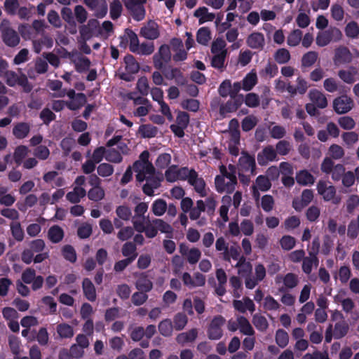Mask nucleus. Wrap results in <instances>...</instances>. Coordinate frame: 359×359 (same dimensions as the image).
Masks as SVG:
<instances>
[{"label": "nucleus", "mask_w": 359, "mask_h": 359, "mask_svg": "<svg viewBox=\"0 0 359 359\" xmlns=\"http://www.w3.org/2000/svg\"><path fill=\"white\" fill-rule=\"evenodd\" d=\"M283 283L284 286L287 289H292L297 286L299 280L297 274L293 273H287L285 276H277L276 277V283Z\"/></svg>", "instance_id": "nucleus-22"}, {"label": "nucleus", "mask_w": 359, "mask_h": 359, "mask_svg": "<svg viewBox=\"0 0 359 359\" xmlns=\"http://www.w3.org/2000/svg\"><path fill=\"white\" fill-rule=\"evenodd\" d=\"M29 149L27 147L20 145L16 147L14 151L13 158L18 165L23 163V160L28 155Z\"/></svg>", "instance_id": "nucleus-45"}, {"label": "nucleus", "mask_w": 359, "mask_h": 359, "mask_svg": "<svg viewBox=\"0 0 359 359\" xmlns=\"http://www.w3.org/2000/svg\"><path fill=\"white\" fill-rule=\"evenodd\" d=\"M171 51V48L168 45L164 44L160 46L158 52L153 57L156 68L161 69L170 61Z\"/></svg>", "instance_id": "nucleus-9"}, {"label": "nucleus", "mask_w": 359, "mask_h": 359, "mask_svg": "<svg viewBox=\"0 0 359 359\" xmlns=\"http://www.w3.org/2000/svg\"><path fill=\"white\" fill-rule=\"evenodd\" d=\"M188 182L194 187V190L201 197L208 196L209 189L206 188L205 182L203 178L199 177L197 172L191 169V172L187 179Z\"/></svg>", "instance_id": "nucleus-11"}, {"label": "nucleus", "mask_w": 359, "mask_h": 359, "mask_svg": "<svg viewBox=\"0 0 359 359\" xmlns=\"http://www.w3.org/2000/svg\"><path fill=\"white\" fill-rule=\"evenodd\" d=\"M6 83L11 87L16 85L22 86L25 92H29L32 86L29 84L27 76L23 74H17L13 71H6L3 75Z\"/></svg>", "instance_id": "nucleus-4"}, {"label": "nucleus", "mask_w": 359, "mask_h": 359, "mask_svg": "<svg viewBox=\"0 0 359 359\" xmlns=\"http://www.w3.org/2000/svg\"><path fill=\"white\" fill-rule=\"evenodd\" d=\"M86 190L83 187H75L73 191L67 194L66 197L69 202L76 203L86 196Z\"/></svg>", "instance_id": "nucleus-39"}, {"label": "nucleus", "mask_w": 359, "mask_h": 359, "mask_svg": "<svg viewBox=\"0 0 359 359\" xmlns=\"http://www.w3.org/2000/svg\"><path fill=\"white\" fill-rule=\"evenodd\" d=\"M348 330V326L344 321L337 323L334 326L333 335L336 339H341L346 334Z\"/></svg>", "instance_id": "nucleus-58"}, {"label": "nucleus", "mask_w": 359, "mask_h": 359, "mask_svg": "<svg viewBox=\"0 0 359 359\" xmlns=\"http://www.w3.org/2000/svg\"><path fill=\"white\" fill-rule=\"evenodd\" d=\"M222 205L219 208V215L223 222L226 223L229 220L228 212L231 202V198L229 196H224L222 197Z\"/></svg>", "instance_id": "nucleus-44"}, {"label": "nucleus", "mask_w": 359, "mask_h": 359, "mask_svg": "<svg viewBox=\"0 0 359 359\" xmlns=\"http://www.w3.org/2000/svg\"><path fill=\"white\" fill-rule=\"evenodd\" d=\"M309 87V85L308 82L304 78L299 76L297 79L296 86L288 84L287 86V90L291 95H295L297 93L302 95L306 92Z\"/></svg>", "instance_id": "nucleus-25"}, {"label": "nucleus", "mask_w": 359, "mask_h": 359, "mask_svg": "<svg viewBox=\"0 0 359 359\" xmlns=\"http://www.w3.org/2000/svg\"><path fill=\"white\" fill-rule=\"evenodd\" d=\"M344 32L346 37L352 39H358L359 38V25L355 21L348 22L345 27Z\"/></svg>", "instance_id": "nucleus-38"}, {"label": "nucleus", "mask_w": 359, "mask_h": 359, "mask_svg": "<svg viewBox=\"0 0 359 359\" xmlns=\"http://www.w3.org/2000/svg\"><path fill=\"white\" fill-rule=\"evenodd\" d=\"M126 69L128 72L135 74L139 70V65L132 55H127L124 58Z\"/></svg>", "instance_id": "nucleus-62"}, {"label": "nucleus", "mask_w": 359, "mask_h": 359, "mask_svg": "<svg viewBox=\"0 0 359 359\" xmlns=\"http://www.w3.org/2000/svg\"><path fill=\"white\" fill-rule=\"evenodd\" d=\"M318 54L316 51L305 53L302 58V64L304 67L312 66L317 60Z\"/></svg>", "instance_id": "nucleus-64"}, {"label": "nucleus", "mask_w": 359, "mask_h": 359, "mask_svg": "<svg viewBox=\"0 0 359 359\" xmlns=\"http://www.w3.org/2000/svg\"><path fill=\"white\" fill-rule=\"evenodd\" d=\"M220 175H217L215 179V189L219 193L233 192L237 184L236 176L226 175V166H219Z\"/></svg>", "instance_id": "nucleus-2"}, {"label": "nucleus", "mask_w": 359, "mask_h": 359, "mask_svg": "<svg viewBox=\"0 0 359 359\" xmlns=\"http://www.w3.org/2000/svg\"><path fill=\"white\" fill-rule=\"evenodd\" d=\"M82 287L85 297L89 301L94 302L96 299V290L92 281L88 278H84Z\"/></svg>", "instance_id": "nucleus-32"}, {"label": "nucleus", "mask_w": 359, "mask_h": 359, "mask_svg": "<svg viewBox=\"0 0 359 359\" xmlns=\"http://www.w3.org/2000/svg\"><path fill=\"white\" fill-rule=\"evenodd\" d=\"M0 30L2 33V37L4 43L8 46H15L20 42V37L17 32L9 27V22L7 20H3L0 25Z\"/></svg>", "instance_id": "nucleus-7"}, {"label": "nucleus", "mask_w": 359, "mask_h": 359, "mask_svg": "<svg viewBox=\"0 0 359 359\" xmlns=\"http://www.w3.org/2000/svg\"><path fill=\"white\" fill-rule=\"evenodd\" d=\"M69 57L74 64L75 69L79 72H83L88 70L90 65V61L88 58L79 53H72L69 54Z\"/></svg>", "instance_id": "nucleus-19"}, {"label": "nucleus", "mask_w": 359, "mask_h": 359, "mask_svg": "<svg viewBox=\"0 0 359 359\" xmlns=\"http://www.w3.org/2000/svg\"><path fill=\"white\" fill-rule=\"evenodd\" d=\"M225 322L224 318L222 316H217L212 320L208 329V336L210 339L217 340L222 337L223 334L222 327Z\"/></svg>", "instance_id": "nucleus-10"}, {"label": "nucleus", "mask_w": 359, "mask_h": 359, "mask_svg": "<svg viewBox=\"0 0 359 359\" xmlns=\"http://www.w3.org/2000/svg\"><path fill=\"white\" fill-rule=\"evenodd\" d=\"M83 2L95 17L102 18L107 15L108 6L105 0H83Z\"/></svg>", "instance_id": "nucleus-12"}, {"label": "nucleus", "mask_w": 359, "mask_h": 359, "mask_svg": "<svg viewBox=\"0 0 359 359\" xmlns=\"http://www.w3.org/2000/svg\"><path fill=\"white\" fill-rule=\"evenodd\" d=\"M238 330L245 335L253 336L255 333L250 321L243 316H238Z\"/></svg>", "instance_id": "nucleus-37"}, {"label": "nucleus", "mask_w": 359, "mask_h": 359, "mask_svg": "<svg viewBox=\"0 0 359 359\" xmlns=\"http://www.w3.org/2000/svg\"><path fill=\"white\" fill-rule=\"evenodd\" d=\"M191 172V169L188 168H179L176 165H172L165 171V177L170 182L177 180H187Z\"/></svg>", "instance_id": "nucleus-8"}, {"label": "nucleus", "mask_w": 359, "mask_h": 359, "mask_svg": "<svg viewBox=\"0 0 359 359\" xmlns=\"http://www.w3.org/2000/svg\"><path fill=\"white\" fill-rule=\"evenodd\" d=\"M302 261V270L306 274H310L313 267H317L318 265V259L314 253H310L309 256L304 257Z\"/></svg>", "instance_id": "nucleus-30"}, {"label": "nucleus", "mask_w": 359, "mask_h": 359, "mask_svg": "<svg viewBox=\"0 0 359 359\" xmlns=\"http://www.w3.org/2000/svg\"><path fill=\"white\" fill-rule=\"evenodd\" d=\"M313 199V192L310 189H305L302 191L301 196V202L297 200L293 201V207L297 210H300L304 207L308 205Z\"/></svg>", "instance_id": "nucleus-27"}, {"label": "nucleus", "mask_w": 359, "mask_h": 359, "mask_svg": "<svg viewBox=\"0 0 359 359\" xmlns=\"http://www.w3.org/2000/svg\"><path fill=\"white\" fill-rule=\"evenodd\" d=\"M295 179L297 182L302 186L312 185L315 182V177L306 170L297 172Z\"/></svg>", "instance_id": "nucleus-31"}, {"label": "nucleus", "mask_w": 359, "mask_h": 359, "mask_svg": "<svg viewBox=\"0 0 359 359\" xmlns=\"http://www.w3.org/2000/svg\"><path fill=\"white\" fill-rule=\"evenodd\" d=\"M138 133L142 137L151 138L157 135L158 129L151 124H144L139 127Z\"/></svg>", "instance_id": "nucleus-41"}, {"label": "nucleus", "mask_w": 359, "mask_h": 359, "mask_svg": "<svg viewBox=\"0 0 359 359\" xmlns=\"http://www.w3.org/2000/svg\"><path fill=\"white\" fill-rule=\"evenodd\" d=\"M167 209V203L163 199L156 200L152 204V212L156 216L163 215Z\"/></svg>", "instance_id": "nucleus-54"}, {"label": "nucleus", "mask_w": 359, "mask_h": 359, "mask_svg": "<svg viewBox=\"0 0 359 359\" xmlns=\"http://www.w3.org/2000/svg\"><path fill=\"white\" fill-rule=\"evenodd\" d=\"M275 339L278 346L285 348L289 343V335L284 330L278 329L276 332Z\"/></svg>", "instance_id": "nucleus-47"}, {"label": "nucleus", "mask_w": 359, "mask_h": 359, "mask_svg": "<svg viewBox=\"0 0 359 359\" xmlns=\"http://www.w3.org/2000/svg\"><path fill=\"white\" fill-rule=\"evenodd\" d=\"M211 51L213 55L216 54H227V50L226 48V42L222 39H215L211 47Z\"/></svg>", "instance_id": "nucleus-48"}, {"label": "nucleus", "mask_w": 359, "mask_h": 359, "mask_svg": "<svg viewBox=\"0 0 359 359\" xmlns=\"http://www.w3.org/2000/svg\"><path fill=\"white\" fill-rule=\"evenodd\" d=\"M194 17L198 19L199 24H203L207 22L212 21L215 15L212 13H210L206 7H200L194 11Z\"/></svg>", "instance_id": "nucleus-28"}, {"label": "nucleus", "mask_w": 359, "mask_h": 359, "mask_svg": "<svg viewBox=\"0 0 359 359\" xmlns=\"http://www.w3.org/2000/svg\"><path fill=\"white\" fill-rule=\"evenodd\" d=\"M188 322L187 316L182 313H177L173 318V327L176 330H181L184 328Z\"/></svg>", "instance_id": "nucleus-55"}, {"label": "nucleus", "mask_w": 359, "mask_h": 359, "mask_svg": "<svg viewBox=\"0 0 359 359\" xmlns=\"http://www.w3.org/2000/svg\"><path fill=\"white\" fill-rule=\"evenodd\" d=\"M223 258L227 261L233 259L238 262L241 259L245 257L241 255L240 250L237 247L231 246L224 253Z\"/></svg>", "instance_id": "nucleus-56"}, {"label": "nucleus", "mask_w": 359, "mask_h": 359, "mask_svg": "<svg viewBox=\"0 0 359 359\" xmlns=\"http://www.w3.org/2000/svg\"><path fill=\"white\" fill-rule=\"evenodd\" d=\"M309 96L310 100L316 104L318 107L323 109L327 105V100L325 95L318 90H311Z\"/></svg>", "instance_id": "nucleus-26"}, {"label": "nucleus", "mask_w": 359, "mask_h": 359, "mask_svg": "<svg viewBox=\"0 0 359 359\" xmlns=\"http://www.w3.org/2000/svg\"><path fill=\"white\" fill-rule=\"evenodd\" d=\"M140 34L145 39H156L160 35L159 27L155 21L149 20L141 28Z\"/></svg>", "instance_id": "nucleus-17"}, {"label": "nucleus", "mask_w": 359, "mask_h": 359, "mask_svg": "<svg viewBox=\"0 0 359 359\" xmlns=\"http://www.w3.org/2000/svg\"><path fill=\"white\" fill-rule=\"evenodd\" d=\"M318 194L320 195L325 201H330L334 204L340 202V198H335L336 189L334 186L330 184L329 182L320 180L316 185Z\"/></svg>", "instance_id": "nucleus-5"}, {"label": "nucleus", "mask_w": 359, "mask_h": 359, "mask_svg": "<svg viewBox=\"0 0 359 359\" xmlns=\"http://www.w3.org/2000/svg\"><path fill=\"white\" fill-rule=\"evenodd\" d=\"M182 280L189 288H194L203 286L205 283V277L203 274L196 272L191 276L189 273L184 272L182 274Z\"/></svg>", "instance_id": "nucleus-15"}, {"label": "nucleus", "mask_w": 359, "mask_h": 359, "mask_svg": "<svg viewBox=\"0 0 359 359\" xmlns=\"http://www.w3.org/2000/svg\"><path fill=\"white\" fill-rule=\"evenodd\" d=\"M126 39L129 41L130 50L133 53H135L139 46V39L137 35L133 31H128L125 36Z\"/></svg>", "instance_id": "nucleus-52"}, {"label": "nucleus", "mask_w": 359, "mask_h": 359, "mask_svg": "<svg viewBox=\"0 0 359 359\" xmlns=\"http://www.w3.org/2000/svg\"><path fill=\"white\" fill-rule=\"evenodd\" d=\"M86 102V95L83 93H78L73 99H72L69 102H67L66 104L69 109L72 110H76L79 109Z\"/></svg>", "instance_id": "nucleus-43"}, {"label": "nucleus", "mask_w": 359, "mask_h": 359, "mask_svg": "<svg viewBox=\"0 0 359 359\" xmlns=\"http://www.w3.org/2000/svg\"><path fill=\"white\" fill-rule=\"evenodd\" d=\"M62 83L59 80H48L47 81V86L53 91H58L55 93L53 96L62 97L65 95V92L64 90H60L62 88Z\"/></svg>", "instance_id": "nucleus-60"}, {"label": "nucleus", "mask_w": 359, "mask_h": 359, "mask_svg": "<svg viewBox=\"0 0 359 359\" xmlns=\"http://www.w3.org/2000/svg\"><path fill=\"white\" fill-rule=\"evenodd\" d=\"M271 187V184L267 177L264 175L258 176L252 187V193L255 199L258 201L260 196L259 191H266Z\"/></svg>", "instance_id": "nucleus-16"}, {"label": "nucleus", "mask_w": 359, "mask_h": 359, "mask_svg": "<svg viewBox=\"0 0 359 359\" xmlns=\"http://www.w3.org/2000/svg\"><path fill=\"white\" fill-rule=\"evenodd\" d=\"M198 336V330L196 328L191 329L188 332L180 333L177 335V341L182 345L189 342H193Z\"/></svg>", "instance_id": "nucleus-36"}, {"label": "nucleus", "mask_w": 359, "mask_h": 359, "mask_svg": "<svg viewBox=\"0 0 359 359\" xmlns=\"http://www.w3.org/2000/svg\"><path fill=\"white\" fill-rule=\"evenodd\" d=\"M64 237V231L61 227L55 225L51 226L48 231V238L54 243H57L62 241Z\"/></svg>", "instance_id": "nucleus-40"}, {"label": "nucleus", "mask_w": 359, "mask_h": 359, "mask_svg": "<svg viewBox=\"0 0 359 359\" xmlns=\"http://www.w3.org/2000/svg\"><path fill=\"white\" fill-rule=\"evenodd\" d=\"M133 224L134 229L139 233H142L147 224L149 223V220L145 217L134 216L133 218Z\"/></svg>", "instance_id": "nucleus-57"}, {"label": "nucleus", "mask_w": 359, "mask_h": 359, "mask_svg": "<svg viewBox=\"0 0 359 359\" xmlns=\"http://www.w3.org/2000/svg\"><path fill=\"white\" fill-rule=\"evenodd\" d=\"M352 58V54L348 48L341 46L335 49L333 60L336 65L349 63Z\"/></svg>", "instance_id": "nucleus-21"}, {"label": "nucleus", "mask_w": 359, "mask_h": 359, "mask_svg": "<svg viewBox=\"0 0 359 359\" xmlns=\"http://www.w3.org/2000/svg\"><path fill=\"white\" fill-rule=\"evenodd\" d=\"M252 323L258 330L262 332L266 331L269 326L266 318L259 313L253 316Z\"/></svg>", "instance_id": "nucleus-46"}, {"label": "nucleus", "mask_w": 359, "mask_h": 359, "mask_svg": "<svg viewBox=\"0 0 359 359\" xmlns=\"http://www.w3.org/2000/svg\"><path fill=\"white\" fill-rule=\"evenodd\" d=\"M302 39V31L299 29H294L290 32L287 37V43L289 46H297Z\"/></svg>", "instance_id": "nucleus-42"}, {"label": "nucleus", "mask_w": 359, "mask_h": 359, "mask_svg": "<svg viewBox=\"0 0 359 359\" xmlns=\"http://www.w3.org/2000/svg\"><path fill=\"white\" fill-rule=\"evenodd\" d=\"M173 328V325L170 319H164L158 325L160 333L165 337L170 336Z\"/></svg>", "instance_id": "nucleus-49"}, {"label": "nucleus", "mask_w": 359, "mask_h": 359, "mask_svg": "<svg viewBox=\"0 0 359 359\" xmlns=\"http://www.w3.org/2000/svg\"><path fill=\"white\" fill-rule=\"evenodd\" d=\"M258 78L256 72L252 69L242 80V89L249 91L257 83Z\"/></svg>", "instance_id": "nucleus-29"}, {"label": "nucleus", "mask_w": 359, "mask_h": 359, "mask_svg": "<svg viewBox=\"0 0 359 359\" xmlns=\"http://www.w3.org/2000/svg\"><path fill=\"white\" fill-rule=\"evenodd\" d=\"M126 8L137 21L144 19L146 13L144 4L147 0H123Z\"/></svg>", "instance_id": "nucleus-6"}, {"label": "nucleus", "mask_w": 359, "mask_h": 359, "mask_svg": "<svg viewBox=\"0 0 359 359\" xmlns=\"http://www.w3.org/2000/svg\"><path fill=\"white\" fill-rule=\"evenodd\" d=\"M276 151L272 146L265 147L260 153L258 154L257 161L259 165H264L269 161L276 159Z\"/></svg>", "instance_id": "nucleus-23"}, {"label": "nucleus", "mask_w": 359, "mask_h": 359, "mask_svg": "<svg viewBox=\"0 0 359 359\" xmlns=\"http://www.w3.org/2000/svg\"><path fill=\"white\" fill-rule=\"evenodd\" d=\"M210 39V31L208 28L201 27L197 32L196 40L198 43L202 45H207Z\"/></svg>", "instance_id": "nucleus-51"}, {"label": "nucleus", "mask_w": 359, "mask_h": 359, "mask_svg": "<svg viewBox=\"0 0 359 359\" xmlns=\"http://www.w3.org/2000/svg\"><path fill=\"white\" fill-rule=\"evenodd\" d=\"M233 306L236 310L243 313L246 311H249L250 313L255 311V305L249 297H244L241 300H234Z\"/></svg>", "instance_id": "nucleus-24"}, {"label": "nucleus", "mask_w": 359, "mask_h": 359, "mask_svg": "<svg viewBox=\"0 0 359 359\" xmlns=\"http://www.w3.org/2000/svg\"><path fill=\"white\" fill-rule=\"evenodd\" d=\"M136 287L139 290L147 292L151 290L152 283L144 275H141L136 283Z\"/></svg>", "instance_id": "nucleus-50"}, {"label": "nucleus", "mask_w": 359, "mask_h": 359, "mask_svg": "<svg viewBox=\"0 0 359 359\" xmlns=\"http://www.w3.org/2000/svg\"><path fill=\"white\" fill-rule=\"evenodd\" d=\"M149 153L145 150L141 153L139 159L133 164V170L136 172V179L139 182L146 180L143 191L148 196L154 194V189L160 186V182L155 177V169L149 161Z\"/></svg>", "instance_id": "nucleus-1"}, {"label": "nucleus", "mask_w": 359, "mask_h": 359, "mask_svg": "<svg viewBox=\"0 0 359 359\" xmlns=\"http://www.w3.org/2000/svg\"><path fill=\"white\" fill-rule=\"evenodd\" d=\"M57 332L61 338H71L74 335L72 327L65 323L57 326Z\"/></svg>", "instance_id": "nucleus-59"}, {"label": "nucleus", "mask_w": 359, "mask_h": 359, "mask_svg": "<svg viewBox=\"0 0 359 359\" xmlns=\"http://www.w3.org/2000/svg\"><path fill=\"white\" fill-rule=\"evenodd\" d=\"M226 138L228 139V148L230 154H232L233 156H237L239 154V134L236 131L233 132V136H226Z\"/></svg>", "instance_id": "nucleus-33"}, {"label": "nucleus", "mask_w": 359, "mask_h": 359, "mask_svg": "<svg viewBox=\"0 0 359 359\" xmlns=\"http://www.w3.org/2000/svg\"><path fill=\"white\" fill-rule=\"evenodd\" d=\"M357 74L358 71L355 68L350 67L348 69L339 70L338 76L344 82L351 84L355 81Z\"/></svg>", "instance_id": "nucleus-35"}, {"label": "nucleus", "mask_w": 359, "mask_h": 359, "mask_svg": "<svg viewBox=\"0 0 359 359\" xmlns=\"http://www.w3.org/2000/svg\"><path fill=\"white\" fill-rule=\"evenodd\" d=\"M333 107L337 113L345 114L353 108V101L351 97L342 95L334 100Z\"/></svg>", "instance_id": "nucleus-18"}, {"label": "nucleus", "mask_w": 359, "mask_h": 359, "mask_svg": "<svg viewBox=\"0 0 359 359\" xmlns=\"http://www.w3.org/2000/svg\"><path fill=\"white\" fill-rule=\"evenodd\" d=\"M342 38V33L337 27L330 29L318 33L316 39V44L320 47H324L332 41H340Z\"/></svg>", "instance_id": "nucleus-3"}, {"label": "nucleus", "mask_w": 359, "mask_h": 359, "mask_svg": "<svg viewBox=\"0 0 359 359\" xmlns=\"http://www.w3.org/2000/svg\"><path fill=\"white\" fill-rule=\"evenodd\" d=\"M255 166V158L245 152H242L238 165V171L243 173L250 172L254 175Z\"/></svg>", "instance_id": "nucleus-13"}, {"label": "nucleus", "mask_w": 359, "mask_h": 359, "mask_svg": "<svg viewBox=\"0 0 359 359\" xmlns=\"http://www.w3.org/2000/svg\"><path fill=\"white\" fill-rule=\"evenodd\" d=\"M274 59L278 64H285L290 60V53L286 48H280L276 51Z\"/></svg>", "instance_id": "nucleus-53"}, {"label": "nucleus", "mask_w": 359, "mask_h": 359, "mask_svg": "<svg viewBox=\"0 0 359 359\" xmlns=\"http://www.w3.org/2000/svg\"><path fill=\"white\" fill-rule=\"evenodd\" d=\"M309 13V11H308V13L301 11H299L296 18V23L299 27L304 29L310 25L311 20Z\"/></svg>", "instance_id": "nucleus-61"}, {"label": "nucleus", "mask_w": 359, "mask_h": 359, "mask_svg": "<svg viewBox=\"0 0 359 359\" xmlns=\"http://www.w3.org/2000/svg\"><path fill=\"white\" fill-rule=\"evenodd\" d=\"M30 131V125L27 123L20 122L15 125L13 134L18 139L25 138Z\"/></svg>", "instance_id": "nucleus-34"}, {"label": "nucleus", "mask_w": 359, "mask_h": 359, "mask_svg": "<svg viewBox=\"0 0 359 359\" xmlns=\"http://www.w3.org/2000/svg\"><path fill=\"white\" fill-rule=\"evenodd\" d=\"M123 10L122 4L119 0H113L110 4V16L113 20L117 19Z\"/></svg>", "instance_id": "nucleus-63"}, {"label": "nucleus", "mask_w": 359, "mask_h": 359, "mask_svg": "<svg viewBox=\"0 0 359 359\" xmlns=\"http://www.w3.org/2000/svg\"><path fill=\"white\" fill-rule=\"evenodd\" d=\"M170 46L173 53L172 59L174 61L180 62L187 59V53L180 39H173L170 42Z\"/></svg>", "instance_id": "nucleus-20"}, {"label": "nucleus", "mask_w": 359, "mask_h": 359, "mask_svg": "<svg viewBox=\"0 0 359 359\" xmlns=\"http://www.w3.org/2000/svg\"><path fill=\"white\" fill-rule=\"evenodd\" d=\"M247 46L255 50H262L266 44L264 35L259 32L254 31L246 38Z\"/></svg>", "instance_id": "nucleus-14"}]
</instances>
